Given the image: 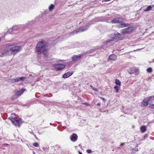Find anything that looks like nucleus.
I'll list each match as a JSON object with an SVG mask.
<instances>
[{
	"instance_id": "30",
	"label": "nucleus",
	"mask_w": 154,
	"mask_h": 154,
	"mask_svg": "<svg viewBox=\"0 0 154 154\" xmlns=\"http://www.w3.org/2000/svg\"><path fill=\"white\" fill-rule=\"evenodd\" d=\"M92 89L94 91H97V90L96 88H94V87H93Z\"/></svg>"
},
{
	"instance_id": "28",
	"label": "nucleus",
	"mask_w": 154,
	"mask_h": 154,
	"mask_svg": "<svg viewBox=\"0 0 154 154\" xmlns=\"http://www.w3.org/2000/svg\"><path fill=\"white\" fill-rule=\"evenodd\" d=\"M149 106L151 108L154 109V105L153 104H150Z\"/></svg>"
},
{
	"instance_id": "26",
	"label": "nucleus",
	"mask_w": 154,
	"mask_h": 154,
	"mask_svg": "<svg viewBox=\"0 0 154 154\" xmlns=\"http://www.w3.org/2000/svg\"><path fill=\"white\" fill-rule=\"evenodd\" d=\"M33 145L34 146L36 147H38L39 146V144L38 143H34Z\"/></svg>"
},
{
	"instance_id": "7",
	"label": "nucleus",
	"mask_w": 154,
	"mask_h": 154,
	"mask_svg": "<svg viewBox=\"0 0 154 154\" xmlns=\"http://www.w3.org/2000/svg\"><path fill=\"white\" fill-rule=\"evenodd\" d=\"M10 49L8 48V45L6 46V48L4 50L2 51V54L3 55L6 54L8 53L9 52Z\"/></svg>"
},
{
	"instance_id": "35",
	"label": "nucleus",
	"mask_w": 154,
	"mask_h": 154,
	"mask_svg": "<svg viewBox=\"0 0 154 154\" xmlns=\"http://www.w3.org/2000/svg\"><path fill=\"white\" fill-rule=\"evenodd\" d=\"M137 151H138V150H135V152H137Z\"/></svg>"
},
{
	"instance_id": "33",
	"label": "nucleus",
	"mask_w": 154,
	"mask_h": 154,
	"mask_svg": "<svg viewBox=\"0 0 154 154\" xmlns=\"http://www.w3.org/2000/svg\"><path fill=\"white\" fill-rule=\"evenodd\" d=\"M79 154H82V152H80V151H79Z\"/></svg>"
},
{
	"instance_id": "11",
	"label": "nucleus",
	"mask_w": 154,
	"mask_h": 154,
	"mask_svg": "<svg viewBox=\"0 0 154 154\" xmlns=\"http://www.w3.org/2000/svg\"><path fill=\"white\" fill-rule=\"evenodd\" d=\"M111 22L112 23H120V18H119L113 19L111 21Z\"/></svg>"
},
{
	"instance_id": "31",
	"label": "nucleus",
	"mask_w": 154,
	"mask_h": 154,
	"mask_svg": "<svg viewBox=\"0 0 154 154\" xmlns=\"http://www.w3.org/2000/svg\"><path fill=\"white\" fill-rule=\"evenodd\" d=\"M16 26H14V27H13V29H16Z\"/></svg>"
},
{
	"instance_id": "3",
	"label": "nucleus",
	"mask_w": 154,
	"mask_h": 154,
	"mask_svg": "<svg viewBox=\"0 0 154 154\" xmlns=\"http://www.w3.org/2000/svg\"><path fill=\"white\" fill-rule=\"evenodd\" d=\"M11 121L16 126L20 127V125L22 123L21 119H18L16 118H12L10 119Z\"/></svg>"
},
{
	"instance_id": "1",
	"label": "nucleus",
	"mask_w": 154,
	"mask_h": 154,
	"mask_svg": "<svg viewBox=\"0 0 154 154\" xmlns=\"http://www.w3.org/2000/svg\"><path fill=\"white\" fill-rule=\"evenodd\" d=\"M35 51L39 54L43 53L45 56L47 55L48 50L46 47V43L44 41L39 42L36 46Z\"/></svg>"
},
{
	"instance_id": "39",
	"label": "nucleus",
	"mask_w": 154,
	"mask_h": 154,
	"mask_svg": "<svg viewBox=\"0 0 154 154\" xmlns=\"http://www.w3.org/2000/svg\"><path fill=\"white\" fill-rule=\"evenodd\" d=\"M1 38H0V41H1Z\"/></svg>"
},
{
	"instance_id": "16",
	"label": "nucleus",
	"mask_w": 154,
	"mask_h": 154,
	"mask_svg": "<svg viewBox=\"0 0 154 154\" xmlns=\"http://www.w3.org/2000/svg\"><path fill=\"white\" fill-rule=\"evenodd\" d=\"M146 126H143L140 128L141 131L142 132H144L146 130Z\"/></svg>"
},
{
	"instance_id": "14",
	"label": "nucleus",
	"mask_w": 154,
	"mask_h": 154,
	"mask_svg": "<svg viewBox=\"0 0 154 154\" xmlns=\"http://www.w3.org/2000/svg\"><path fill=\"white\" fill-rule=\"evenodd\" d=\"M128 24L127 23H121V24L119 25L118 26V27L119 28H122L123 27H126L128 26Z\"/></svg>"
},
{
	"instance_id": "4",
	"label": "nucleus",
	"mask_w": 154,
	"mask_h": 154,
	"mask_svg": "<svg viewBox=\"0 0 154 154\" xmlns=\"http://www.w3.org/2000/svg\"><path fill=\"white\" fill-rule=\"evenodd\" d=\"M54 68L57 71L61 70L65 67V65L63 64H56L54 66Z\"/></svg>"
},
{
	"instance_id": "6",
	"label": "nucleus",
	"mask_w": 154,
	"mask_h": 154,
	"mask_svg": "<svg viewBox=\"0 0 154 154\" xmlns=\"http://www.w3.org/2000/svg\"><path fill=\"white\" fill-rule=\"evenodd\" d=\"M82 57L81 54L79 55H74L72 57V59L73 61L76 62L79 60Z\"/></svg>"
},
{
	"instance_id": "10",
	"label": "nucleus",
	"mask_w": 154,
	"mask_h": 154,
	"mask_svg": "<svg viewBox=\"0 0 154 154\" xmlns=\"http://www.w3.org/2000/svg\"><path fill=\"white\" fill-rule=\"evenodd\" d=\"M73 74L72 72H68L65 73L63 76V77L64 78H66L71 76Z\"/></svg>"
},
{
	"instance_id": "19",
	"label": "nucleus",
	"mask_w": 154,
	"mask_h": 154,
	"mask_svg": "<svg viewBox=\"0 0 154 154\" xmlns=\"http://www.w3.org/2000/svg\"><path fill=\"white\" fill-rule=\"evenodd\" d=\"M146 98L148 99H147V101H152L153 100H154V95L153 96L148 97H146Z\"/></svg>"
},
{
	"instance_id": "25",
	"label": "nucleus",
	"mask_w": 154,
	"mask_h": 154,
	"mask_svg": "<svg viewBox=\"0 0 154 154\" xmlns=\"http://www.w3.org/2000/svg\"><path fill=\"white\" fill-rule=\"evenodd\" d=\"M87 29H82V30H80L79 31H74L73 33H78V32H79L80 31H84L85 30H86Z\"/></svg>"
},
{
	"instance_id": "24",
	"label": "nucleus",
	"mask_w": 154,
	"mask_h": 154,
	"mask_svg": "<svg viewBox=\"0 0 154 154\" xmlns=\"http://www.w3.org/2000/svg\"><path fill=\"white\" fill-rule=\"evenodd\" d=\"M19 79V81L21 80L22 81H23L25 78L23 77H18Z\"/></svg>"
},
{
	"instance_id": "32",
	"label": "nucleus",
	"mask_w": 154,
	"mask_h": 154,
	"mask_svg": "<svg viewBox=\"0 0 154 154\" xmlns=\"http://www.w3.org/2000/svg\"><path fill=\"white\" fill-rule=\"evenodd\" d=\"M125 143H122L121 144V145L123 146L124 145Z\"/></svg>"
},
{
	"instance_id": "18",
	"label": "nucleus",
	"mask_w": 154,
	"mask_h": 154,
	"mask_svg": "<svg viewBox=\"0 0 154 154\" xmlns=\"http://www.w3.org/2000/svg\"><path fill=\"white\" fill-rule=\"evenodd\" d=\"M115 83L117 85H118L119 86H121V82L118 79H116L115 80Z\"/></svg>"
},
{
	"instance_id": "9",
	"label": "nucleus",
	"mask_w": 154,
	"mask_h": 154,
	"mask_svg": "<svg viewBox=\"0 0 154 154\" xmlns=\"http://www.w3.org/2000/svg\"><path fill=\"white\" fill-rule=\"evenodd\" d=\"M70 139L73 142L75 141L77 139V134H73L72 135Z\"/></svg>"
},
{
	"instance_id": "38",
	"label": "nucleus",
	"mask_w": 154,
	"mask_h": 154,
	"mask_svg": "<svg viewBox=\"0 0 154 154\" xmlns=\"http://www.w3.org/2000/svg\"><path fill=\"white\" fill-rule=\"evenodd\" d=\"M32 74H29V76H32Z\"/></svg>"
},
{
	"instance_id": "21",
	"label": "nucleus",
	"mask_w": 154,
	"mask_h": 154,
	"mask_svg": "<svg viewBox=\"0 0 154 154\" xmlns=\"http://www.w3.org/2000/svg\"><path fill=\"white\" fill-rule=\"evenodd\" d=\"M152 6H148L146 8H145L144 9V11H147L151 10L152 8Z\"/></svg>"
},
{
	"instance_id": "5",
	"label": "nucleus",
	"mask_w": 154,
	"mask_h": 154,
	"mask_svg": "<svg viewBox=\"0 0 154 154\" xmlns=\"http://www.w3.org/2000/svg\"><path fill=\"white\" fill-rule=\"evenodd\" d=\"M133 28L132 27H129L122 29V32L123 34H127L131 33L133 31Z\"/></svg>"
},
{
	"instance_id": "13",
	"label": "nucleus",
	"mask_w": 154,
	"mask_h": 154,
	"mask_svg": "<svg viewBox=\"0 0 154 154\" xmlns=\"http://www.w3.org/2000/svg\"><path fill=\"white\" fill-rule=\"evenodd\" d=\"M109 59L112 60H114L116 59V56L114 54H112L109 56Z\"/></svg>"
},
{
	"instance_id": "23",
	"label": "nucleus",
	"mask_w": 154,
	"mask_h": 154,
	"mask_svg": "<svg viewBox=\"0 0 154 154\" xmlns=\"http://www.w3.org/2000/svg\"><path fill=\"white\" fill-rule=\"evenodd\" d=\"M147 71L149 73H151L152 72V69L151 67H149L146 69Z\"/></svg>"
},
{
	"instance_id": "12",
	"label": "nucleus",
	"mask_w": 154,
	"mask_h": 154,
	"mask_svg": "<svg viewBox=\"0 0 154 154\" xmlns=\"http://www.w3.org/2000/svg\"><path fill=\"white\" fill-rule=\"evenodd\" d=\"M25 91V89H22L21 90L17 91L16 94L17 96H20Z\"/></svg>"
},
{
	"instance_id": "34",
	"label": "nucleus",
	"mask_w": 154,
	"mask_h": 154,
	"mask_svg": "<svg viewBox=\"0 0 154 154\" xmlns=\"http://www.w3.org/2000/svg\"><path fill=\"white\" fill-rule=\"evenodd\" d=\"M97 105H98V106H100V103H98L97 104Z\"/></svg>"
},
{
	"instance_id": "8",
	"label": "nucleus",
	"mask_w": 154,
	"mask_h": 154,
	"mask_svg": "<svg viewBox=\"0 0 154 154\" xmlns=\"http://www.w3.org/2000/svg\"><path fill=\"white\" fill-rule=\"evenodd\" d=\"M147 99H148L146 98L143 100V102L141 103V105L144 106H146L148 105V102L149 101H147Z\"/></svg>"
},
{
	"instance_id": "37",
	"label": "nucleus",
	"mask_w": 154,
	"mask_h": 154,
	"mask_svg": "<svg viewBox=\"0 0 154 154\" xmlns=\"http://www.w3.org/2000/svg\"><path fill=\"white\" fill-rule=\"evenodd\" d=\"M85 104L86 105H88V103H85Z\"/></svg>"
},
{
	"instance_id": "29",
	"label": "nucleus",
	"mask_w": 154,
	"mask_h": 154,
	"mask_svg": "<svg viewBox=\"0 0 154 154\" xmlns=\"http://www.w3.org/2000/svg\"><path fill=\"white\" fill-rule=\"evenodd\" d=\"M99 97L103 101H105V99L103 97Z\"/></svg>"
},
{
	"instance_id": "36",
	"label": "nucleus",
	"mask_w": 154,
	"mask_h": 154,
	"mask_svg": "<svg viewBox=\"0 0 154 154\" xmlns=\"http://www.w3.org/2000/svg\"><path fill=\"white\" fill-rule=\"evenodd\" d=\"M90 87H91V88H93V87L92 86V85H90Z\"/></svg>"
},
{
	"instance_id": "2",
	"label": "nucleus",
	"mask_w": 154,
	"mask_h": 154,
	"mask_svg": "<svg viewBox=\"0 0 154 154\" xmlns=\"http://www.w3.org/2000/svg\"><path fill=\"white\" fill-rule=\"evenodd\" d=\"M8 48L11 52V53L15 55L16 53L22 50V47L21 46H13L12 44H8Z\"/></svg>"
},
{
	"instance_id": "17",
	"label": "nucleus",
	"mask_w": 154,
	"mask_h": 154,
	"mask_svg": "<svg viewBox=\"0 0 154 154\" xmlns=\"http://www.w3.org/2000/svg\"><path fill=\"white\" fill-rule=\"evenodd\" d=\"M120 86L118 85H115L114 86V88L116 91V92L118 93L120 88Z\"/></svg>"
},
{
	"instance_id": "40",
	"label": "nucleus",
	"mask_w": 154,
	"mask_h": 154,
	"mask_svg": "<svg viewBox=\"0 0 154 154\" xmlns=\"http://www.w3.org/2000/svg\"><path fill=\"white\" fill-rule=\"evenodd\" d=\"M153 62H154V59L153 60Z\"/></svg>"
},
{
	"instance_id": "27",
	"label": "nucleus",
	"mask_w": 154,
	"mask_h": 154,
	"mask_svg": "<svg viewBox=\"0 0 154 154\" xmlns=\"http://www.w3.org/2000/svg\"><path fill=\"white\" fill-rule=\"evenodd\" d=\"M86 151H87V152L88 153H90L91 152V150L90 149H87Z\"/></svg>"
},
{
	"instance_id": "20",
	"label": "nucleus",
	"mask_w": 154,
	"mask_h": 154,
	"mask_svg": "<svg viewBox=\"0 0 154 154\" xmlns=\"http://www.w3.org/2000/svg\"><path fill=\"white\" fill-rule=\"evenodd\" d=\"M54 7V5L53 4H51L50 6L49 7V9L50 11H52Z\"/></svg>"
},
{
	"instance_id": "15",
	"label": "nucleus",
	"mask_w": 154,
	"mask_h": 154,
	"mask_svg": "<svg viewBox=\"0 0 154 154\" xmlns=\"http://www.w3.org/2000/svg\"><path fill=\"white\" fill-rule=\"evenodd\" d=\"M10 81L11 82H19L18 78H15L14 79H11L10 80Z\"/></svg>"
},
{
	"instance_id": "22",
	"label": "nucleus",
	"mask_w": 154,
	"mask_h": 154,
	"mask_svg": "<svg viewBox=\"0 0 154 154\" xmlns=\"http://www.w3.org/2000/svg\"><path fill=\"white\" fill-rule=\"evenodd\" d=\"M120 34L119 33H117L115 35V38L116 39H118L120 38Z\"/></svg>"
}]
</instances>
